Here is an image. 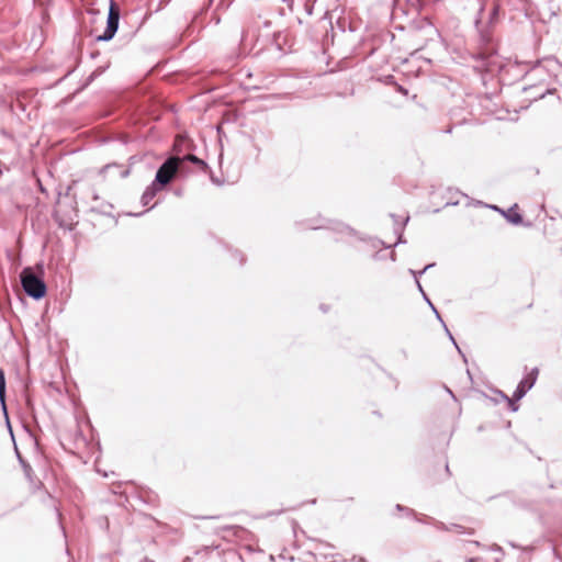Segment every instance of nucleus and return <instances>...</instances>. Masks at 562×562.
Returning a JSON list of instances; mask_svg holds the SVG:
<instances>
[{"instance_id":"obj_1","label":"nucleus","mask_w":562,"mask_h":562,"mask_svg":"<svg viewBox=\"0 0 562 562\" xmlns=\"http://www.w3.org/2000/svg\"><path fill=\"white\" fill-rule=\"evenodd\" d=\"M20 279L22 288L29 296L40 300L46 294L45 282L32 268H24L20 274Z\"/></svg>"},{"instance_id":"obj_2","label":"nucleus","mask_w":562,"mask_h":562,"mask_svg":"<svg viewBox=\"0 0 562 562\" xmlns=\"http://www.w3.org/2000/svg\"><path fill=\"white\" fill-rule=\"evenodd\" d=\"M180 162L181 159L178 157H171L166 160L156 173V182L160 186L169 183L177 172Z\"/></svg>"},{"instance_id":"obj_3","label":"nucleus","mask_w":562,"mask_h":562,"mask_svg":"<svg viewBox=\"0 0 562 562\" xmlns=\"http://www.w3.org/2000/svg\"><path fill=\"white\" fill-rule=\"evenodd\" d=\"M119 20H120V10L115 5L113 1H111L109 15H108V23L106 29L104 33L100 36H98L99 41H110L115 35L117 27H119Z\"/></svg>"},{"instance_id":"obj_4","label":"nucleus","mask_w":562,"mask_h":562,"mask_svg":"<svg viewBox=\"0 0 562 562\" xmlns=\"http://www.w3.org/2000/svg\"><path fill=\"white\" fill-rule=\"evenodd\" d=\"M543 71L558 77L562 71V65L555 58H547L532 69L531 75L540 76Z\"/></svg>"},{"instance_id":"obj_5","label":"nucleus","mask_w":562,"mask_h":562,"mask_svg":"<svg viewBox=\"0 0 562 562\" xmlns=\"http://www.w3.org/2000/svg\"><path fill=\"white\" fill-rule=\"evenodd\" d=\"M537 374L538 370L533 369L532 372L526 379L520 381V383L518 384L517 389L513 394L514 400L519 401L525 396L527 391H529L533 386L537 379Z\"/></svg>"},{"instance_id":"obj_6","label":"nucleus","mask_w":562,"mask_h":562,"mask_svg":"<svg viewBox=\"0 0 562 562\" xmlns=\"http://www.w3.org/2000/svg\"><path fill=\"white\" fill-rule=\"evenodd\" d=\"M434 265L430 263V265H427L422 271L419 272H416L415 270L413 269H409V273L413 274L415 277V281H416V285L418 288V290L420 291V293L423 294L424 299L426 300V302L429 304V306L431 307V310L436 313V316L438 319L441 321V317L438 313V311L435 308V306L432 305V303L430 302V300L428 299V296L426 295V293L424 292L423 290V286L419 282V280L417 279L418 276H422L426 270H428L429 268H431Z\"/></svg>"},{"instance_id":"obj_7","label":"nucleus","mask_w":562,"mask_h":562,"mask_svg":"<svg viewBox=\"0 0 562 562\" xmlns=\"http://www.w3.org/2000/svg\"><path fill=\"white\" fill-rule=\"evenodd\" d=\"M157 191L158 188L156 187V183H153L150 187H148L140 199L143 205H148L149 202L155 198Z\"/></svg>"},{"instance_id":"obj_8","label":"nucleus","mask_w":562,"mask_h":562,"mask_svg":"<svg viewBox=\"0 0 562 562\" xmlns=\"http://www.w3.org/2000/svg\"><path fill=\"white\" fill-rule=\"evenodd\" d=\"M505 217L513 224H520L522 218L520 214H518L514 207H512L507 213H504Z\"/></svg>"},{"instance_id":"obj_9","label":"nucleus","mask_w":562,"mask_h":562,"mask_svg":"<svg viewBox=\"0 0 562 562\" xmlns=\"http://www.w3.org/2000/svg\"><path fill=\"white\" fill-rule=\"evenodd\" d=\"M4 394H5V379H4L3 370L0 369V402L2 404L3 411L5 412Z\"/></svg>"},{"instance_id":"obj_10","label":"nucleus","mask_w":562,"mask_h":562,"mask_svg":"<svg viewBox=\"0 0 562 562\" xmlns=\"http://www.w3.org/2000/svg\"><path fill=\"white\" fill-rule=\"evenodd\" d=\"M184 159H188V160H190V161H192V162H194V164H200V165H203V164H204L201 159H199V158H198L196 156H194V155H188V156H186V157H184Z\"/></svg>"},{"instance_id":"obj_11","label":"nucleus","mask_w":562,"mask_h":562,"mask_svg":"<svg viewBox=\"0 0 562 562\" xmlns=\"http://www.w3.org/2000/svg\"><path fill=\"white\" fill-rule=\"evenodd\" d=\"M508 402H509V406H510V408H512L513 411H517V408H518V407L514 404V402H513L512 400H508Z\"/></svg>"},{"instance_id":"obj_12","label":"nucleus","mask_w":562,"mask_h":562,"mask_svg":"<svg viewBox=\"0 0 562 562\" xmlns=\"http://www.w3.org/2000/svg\"><path fill=\"white\" fill-rule=\"evenodd\" d=\"M498 13V7L495 5L494 9H493V13H492V16L495 18Z\"/></svg>"},{"instance_id":"obj_13","label":"nucleus","mask_w":562,"mask_h":562,"mask_svg":"<svg viewBox=\"0 0 562 562\" xmlns=\"http://www.w3.org/2000/svg\"><path fill=\"white\" fill-rule=\"evenodd\" d=\"M467 562H477V559L476 558H470L467 560Z\"/></svg>"},{"instance_id":"obj_14","label":"nucleus","mask_w":562,"mask_h":562,"mask_svg":"<svg viewBox=\"0 0 562 562\" xmlns=\"http://www.w3.org/2000/svg\"><path fill=\"white\" fill-rule=\"evenodd\" d=\"M448 334H449L450 339H451V340L453 341V344L457 346V344H456V341H454V339H453V336H452L449 331H448Z\"/></svg>"},{"instance_id":"obj_15","label":"nucleus","mask_w":562,"mask_h":562,"mask_svg":"<svg viewBox=\"0 0 562 562\" xmlns=\"http://www.w3.org/2000/svg\"><path fill=\"white\" fill-rule=\"evenodd\" d=\"M37 268L41 270V272H43V266L42 265H37Z\"/></svg>"}]
</instances>
